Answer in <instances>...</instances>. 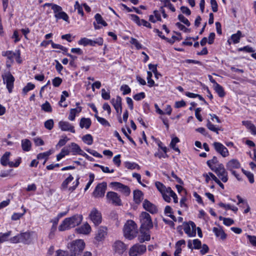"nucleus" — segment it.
Instances as JSON below:
<instances>
[{
    "instance_id": "obj_26",
    "label": "nucleus",
    "mask_w": 256,
    "mask_h": 256,
    "mask_svg": "<svg viewBox=\"0 0 256 256\" xmlns=\"http://www.w3.org/2000/svg\"><path fill=\"white\" fill-rule=\"evenodd\" d=\"M212 231L216 237L220 236V239L222 240H224L226 238V234L222 228H218L216 227H214L212 228Z\"/></svg>"
},
{
    "instance_id": "obj_52",
    "label": "nucleus",
    "mask_w": 256,
    "mask_h": 256,
    "mask_svg": "<svg viewBox=\"0 0 256 256\" xmlns=\"http://www.w3.org/2000/svg\"><path fill=\"white\" fill-rule=\"evenodd\" d=\"M120 190L126 196H128L130 193V188L123 184L122 186V188L120 189Z\"/></svg>"
},
{
    "instance_id": "obj_22",
    "label": "nucleus",
    "mask_w": 256,
    "mask_h": 256,
    "mask_svg": "<svg viewBox=\"0 0 256 256\" xmlns=\"http://www.w3.org/2000/svg\"><path fill=\"white\" fill-rule=\"evenodd\" d=\"M222 181L226 182L228 180V173L226 170L214 172Z\"/></svg>"
},
{
    "instance_id": "obj_18",
    "label": "nucleus",
    "mask_w": 256,
    "mask_h": 256,
    "mask_svg": "<svg viewBox=\"0 0 256 256\" xmlns=\"http://www.w3.org/2000/svg\"><path fill=\"white\" fill-rule=\"evenodd\" d=\"M226 170L230 172L240 168V164L236 159H232L226 164Z\"/></svg>"
},
{
    "instance_id": "obj_57",
    "label": "nucleus",
    "mask_w": 256,
    "mask_h": 256,
    "mask_svg": "<svg viewBox=\"0 0 256 256\" xmlns=\"http://www.w3.org/2000/svg\"><path fill=\"white\" fill-rule=\"evenodd\" d=\"M126 167L128 169L134 170L135 168L140 169V166L136 163H132L130 162H126Z\"/></svg>"
},
{
    "instance_id": "obj_30",
    "label": "nucleus",
    "mask_w": 256,
    "mask_h": 256,
    "mask_svg": "<svg viewBox=\"0 0 256 256\" xmlns=\"http://www.w3.org/2000/svg\"><path fill=\"white\" fill-rule=\"evenodd\" d=\"M214 90L220 97L223 98L225 96L224 89L220 84H216V85H214Z\"/></svg>"
},
{
    "instance_id": "obj_13",
    "label": "nucleus",
    "mask_w": 256,
    "mask_h": 256,
    "mask_svg": "<svg viewBox=\"0 0 256 256\" xmlns=\"http://www.w3.org/2000/svg\"><path fill=\"white\" fill-rule=\"evenodd\" d=\"M33 233V232L29 231L21 232L20 234V242L25 244H30L32 242V236Z\"/></svg>"
},
{
    "instance_id": "obj_53",
    "label": "nucleus",
    "mask_w": 256,
    "mask_h": 256,
    "mask_svg": "<svg viewBox=\"0 0 256 256\" xmlns=\"http://www.w3.org/2000/svg\"><path fill=\"white\" fill-rule=\"evenodd\" d=\"M183 225L184 226V230L186 234H188V236L190 237V224H189V222H184L183 223Z\"/></svg>"
},
{
    "instance_id": "obj_2",
    "label": "nucleus",
    "mask_w": 256,
    "mask_h": 256,
    "mask_svg": "<svg viewBox=\"0 0 256 256\" xmlns=\"http://www.w3.org/2000/svg\"><path fill=\"white\" fill-rule=\"evenodd\" d=\"M82 220L81 214H75L70 218H66L58 226V230L64 231L79 225Z\"/></svg>"
},
{
    "instance_id": "obj_55",
    "label": "nucleus",
    "mask_w": 256,
    "mask_h": 256,
    "mask_svg": "<svg viewBox=\"0 0 256 256\" xmlns=\"http://www.w3.org/2000/svg\"><path fill=\"white\" fill-rule=\"evenodd\" d=\"M66 55L70 57L71 59L70 62V65L72 66L76 67V65L74 62V60L78 58V57L70 54H66Z\"/></svg>"
},
{
    "instance_id": "obj_43",
    "label": "nucleus",
    "mask_w": 256,
    "mask_h": 256,
    "mask_svg": "<svg viewBox=\"0 0 256 256\" xmlns=\"http://www.w3.org/2000/svg\"><path fill=\"white\" fill-rule=\"evenodd\" d=\"M94 117L96 118L97 120L100 123L104 126H110V125L108 122L106 120L105 118H101L98 116V114H95Z\"/></svg>"
},
{
    "instance_id": "obj_51",
    "label": "nucleus",
    "mask_w": 256,
    "mask_h": 256,
    "mask_svg": "<svg viewBox=\"0 0 256 256\" xmlns=\"http://www.w3.org/2000/svg\"><path fill=\"white\" fill-rule=\"evenodd\" d=\"M238 52L244 51L248 53L254 52L255 51L250 46H246L242 48H238Z\"/></svg>"
},
{
    "instance_id": "obj_17",
    "label": "nucleus",
    "mask_w": 256,
    "mask_h": 256,
    "mask_svg": "<svg viewBox=\"0 0 256 256\" xmlns=\"http://www.w3.org/2000/svg\"><path fill=\"white\" fill-rule=\"evenodd\" d=\"M150 230L140 228V232L141 235L138 237V240L140 243H142L145 241H148L150 239Z\"/></svg>"
},
{
    "instance_id": "obj_59",
    "label": "nucleus",
    "mask_w": 256,
    "mask_h": 256,
    "mask_svg": "<svg viewBox=\"0 0 256 256\" xmlns=\"http://www.w3.org/2000/svg\"><path fill=\"white\" fill-rule=\"evenodd\" d=\"M20 162H21V158H18L16 160L15 162L9 161L8 163V165L10 168H12V167L17 168L20 166Z\"/></svg>"
},
{
    "instance_id": "obj_21",
    "label": "nucleus",
    "mask_w": 256,
    "mask_h": 256,
    "mask_svg": "<svg viewBox=\"0 0 256 256\" xmlns=\"http://www.w3.org/2000/svg\"><path fill=\"white\" fill-rule=\"evenodd\" d=\"M76 230L78 234H88L91 230V228L88 223H86L80 227L76 228Z\"/></svg>"
},
{
    "instance_id": "obj_31",
    "label": "nucleus",
    "mask_w": 256,
    "mask_h": 256,
    "mask_svg": "<svg viewBox=\"0 0 256 256\" xmlns=\"http://www.w3.org/2000/svg\"><path fill=\"white\" fill-rule=\"evenodd\" d=\"M71 152L73 154L76 155V154H80V153L82 152V150L80 148V146L74 142H72L71 144Z\"/></svg>"
},
{
    "instance_id": "obj_38",
    "label": "nucleus",
    "mask_w": 256,
    "mask_h": 256,
    "mask_svg": "<svg viewBox=\"0 0 256 256\" xmlns=\"http://www.w3.org/2000/svg\"><path fill=\"white\" fill-rule=\"evenodd\" d=\"M82 141L88 145H91L93 143V138L90 134H86L82 138Z\"/></svg>"
},
{
    "instance_id": "obj_33",
    "label": "nucleus",
    "mask_w": 256,
    "mask_h": 256,
    "mask_svg": "<svg viewBox=\"0 0 256 256\" xmlns=\"http://www.w3.org/2000/svg\"><path fill=\"white\" fill-rule=\"evenodd\" d=\"M176 35L180 36V37H176V36H172V38H166V39H164L166 40L167 42L170 44H173L175 40L180 41L182 39L181 34L180 32H174Z\"/></svg>"
},
{
    "instance_id": "obj_12",
    "label": "nucleus",
    "mask_w": 256,
    "mask_h": 256,
    "mask_svg": "<svg viewBox=\"0 0 256 256\" xmlns=\"http://www.w3.org/2000/svg\"><path fill=\"white\" fill-rule=\"evenodd\" d=\"M90 217L95 226H98L102 222V214L96 208H94L90 214Z\"/></svg>"
},
{
    "instance_id": "obj_61",
    "label": "nucleus",
    "mask_w": 256,
    "mask_h": 256,
    "mask_svg": "<svg viewBox=\"0 0 256 256\" xmlns=\"http://www.w3.org/2000/svg\"><path fill=\"white\" fill-rule=\"evenodd\" d=\"M207 128L210 130L216 132V134H218V128H216L211 123V122L208 120V122L206 124Z\"/></svg>"
},
{
    "instance_id": "obj_28",
    "label": "nucleus",
    "mask_w": 256,
    "mask_h": 256,
    "mask_svg": "<svg viewBox=\"0 0 256 256\" xmlns=\"http://www.w3.org/2000/svg\"><path fill=\"white\" fill-rule=\"evenodd\" d=\"M82 108L81 106H79L78 108L70 109L68 118L70 120H75L76 114L82 111Z\"/></svg>"
},
{
    "instance_id": "obj_11",
    "label": "nucleus",
    "mask_w": 256,
    "mask_h": 256,
    "mask_svg": "<svg viewBox=\"0 0 256 256\" xmlns=\"http://www.w3.org/2000/svg\"><path fill=\"white\" fill-rule=\"evenodd\" d=\"M110 103L114 107L116 113L120 116L122 112V98L119 96H117L116 98H112L111 99Z\"/></svg>"
},
{
    "instance_id": "obj_23",
    "label": "nucleus",
    "mask_w": 256,
    "mask_h": 256,
    "mask_svg": "<svg viewBox=\"0 0 256 256\" xmlns=\"http://www.w3.org/2000/svg\"><path fill=\"white\" fill-rule=\"evenodd\" d=\"M242 124L250 131L252 134L256 135V127L250 121L244 120Z\"/></svg>"
},
{
    "instance_id": "obj_27",
    "label": "nucleus",
    "mask_w": 256,
    "mask_h": 256,
    "mask_svg": "<svg viewBox=\"0 0 256 256\" xmlns=\"http://www.w3.org/2000/svg\"><path fill=\"white\" fill-rule=\"evenodd\" d=\"M32 143L28 139L22 140V148L24 152H28L31 150Z\"/></svg>"
},
{
    "instance_id": "obj_8",
    "label": "nucleus",
    "mask_w": 256,
    "mask_h": 256,
    "mask_svg": "<svg viewBox=\"0 0 256 256\" xmlns=\"http://www.w3.org/2000/svg\"><path fill=\"white\" fill-rule=\"evenodd\" d=\"M106 197L108 200L112 202V203L116 206L122 205V200L119 195L114 192H107Z\"/></svg>"
},
{
    "instance_id": "obj_37",
    "label": "nucleus",
    "mask_w": 256,
    "mask_h": 256,
    "mask_svg": "<svg viewBox=\"0 0 256 256\" xmlns=\"http://www.w3.org/2000/svg\"><path fill=\"white\" fill-rule=\"evenodd\" d=\"M35 85L31 82H28L27 84L22 88V94L24 95L27 94V93L34 88Z\"/></svg>"
},
{
    "instance_id": "obj_64",
    "label": "nucleus",
    "mask_w": 256,
    "mask_h": 256,
    "mask_svg": "<svg viewBox=\"0 0 256 256\" xmlns=\"http://www.w3.org/2000/svg\"><path fill=\"white\" fill-rule=\"evenodd\" d=\"M110 186L115 190H120L122 188V184L119 182H110Z\"/></svg>"
},
{
    "instance_id": "obj_50",
    "label": "nucleus",
    "mask_w": 256,
    "mask_h": 256,
    "mask_svg": "<svg viewBox=\"0 0 256 256\" xmlns=\"http://www.w3.org/2000/svg\"><path fill=\"white\" fill-rule=\"evenodd\" d=\"M54 122L53 120L50 119L44 122V126L46 129L51 130L54 127Z\"/></svg>"
},
{
    "instance_id": "obj_40",
    "label": "nucleus",
    "mask_w": 256,
    "mask_h": 256,
    "mask_svg": "<svg viewBox=\"0 0 256 256\" xmlns=\"http://www.w3.org/2000/svg\"><path fill=\"white\" fill-rule=\"evenodd\" d=\"M41 108L42 110L46 112H51L52 110V108L50 102L48 101H46L41 106Z\"/></svg>"
},
{
    "instance_id": "obj_54",
    "label": "nucleus",
    "mask_w": 256,
    "mask_h": 256,
    "mask_svg": "<svg viewBox=\"0 0 256 256\" xmlns=\"http://www.w3.org/2000/svg\"><path fill=\"white\" fill-rule=\"evenodd\" d=\"M120 89L122 91L123 95L128 94L131 92V89L126 84H124L122 86Z\"/></svg>"
},
{
    "instance_id": "obj_47",
    "label": "nucleus",
    "mask_w": 256,
    "mask_h": 256,
    "mask_svg": "<svg viewBox=\"0 0 256 256\" xmlns=\"http://www.w3.org/2000/svg\"><path fill=\"white\" fill-rule=\"evenodd\" d=\"M178 18L180 22L185 24L187 26H190V23L189 22V20L186 18L182 14H180L178 16Z\"/></svg>"
},
{
    "instance_id": "obj_29",
    "label": "nucleus",
    "mask_w": 256,
    "mask_h": 256,
    "mask_svg": "<svg viewBox=\"0 0 256 256\" xmlns=\"http://www.w3.org/2000/svg\"><path fill=\"white\" fill-rule=\"evenodd\" d=\"M10 152H6L4 155L1 157L0 160V164L4 166H8V163L9 162V157Z\"/></svg>"
},
{
    "instance_id": "obj_56",
    "label": "nucleus",
    "mask_w": 256,
    "mask_h": 256,
    "mask_svg": "<svg viewBox=\"0 0 256 256\" xmlns=\"http://www.w3.org/2000/svg\"><path fill=\"white\" fill-rule=\"evenodd\" d=\"M11 233V231H8L7 232L4 234L2 232L0 233V238L2 242H6L8 240V238L10 236Z\"/></svg>"
},
{
    "instance_id": "obj_46",
    "label": "nucleus",
    "mask_w": 256,
    "mask_h": 256,
    "mask_svg": "<svg viewBox=\"0 0 256 256\" xmlns=\"http://www.w3.org/2000/svg\"><path fill=\"white\" fill-rule=\"evenodd\" d=\"M90 40H91L90 39L86 38H83L78 41V44L80 45H82L84 46H90Z\"/></svg>"
},
{
    "instance_id": "obj_19",
    "label": "nucleus",
    "mask_w": 256,
    "mask_h": 256,
    "mask_svg": "<svg viewBox=\"0 0 256 256\" xmlns=\"http://www.w3.org/2000/svg\"><path fill=\"white\" fill-rule=\"evenodd\" d=\"M106 230L107 228L106 227L100 226L98 230L95 239L98 242L102 240L106 235Z\"/></svg>"
},
{
    "instance_id": "obj_41",
    "label": "nucleus",
    "mask_w": 256,
    "mask_h": 256,
    "mask_svg": "<svg viewBox=\"0 0 256 256\" xmlns=\"http://www.w3.org/2000/svg\"><path fill=\"white\" fill-rule=\"evenodd\" d=\"M94 18L98 24H101L104 26H108V24L103 20L100 14H96L94 16Z\"/></svg>"
},
{
    "instance_id": "obj_25",
    "label": "nucleus",
    "mask_w": 256,
    "mask_h": 256,
    "mask_svg": "<svg viewBox=\"0 0 256 256\" xmlns=\"http://www.w3.org/2000/svg\"><path fill=\"white\" fill-rule=\"evenodd\" d=\"M2 55L7 58L6 60H8L10 62H14V58L16 56V51L15 52L12 50L4 51L2 52Z\"/></svg>"
},
{
    "instance_id": "obj_35",
    "label": "nucleus",
    "mask_w": 256,
    "mask_h": 256,
    "mask_svg": "<svg viewBox=\"0 0 256 256\" xmlns=\"http://www.w3.org/2000/svg\"><path fill=\"white\" fill-rule=\"evenodd\" d=\"M55 18L58 19H62L66 22H68V15L64 12H58V14H54Z\"/></svg>"
},
{
    "instance_id": "obj_48",
    "label": "nucleus",
    "mask_w": 256,
    "mask_h": 256,
    "mask_svg": "<svg viewBox=\"0 0 256 256\" xmlns=\"http://www.w3.org/2000/svg\"><path fill=\"white\" fill-rule=\"evenodd\" d=\"M130 42L131 44L134 45L137 50L142 48V44H140L138 40L135 38H131Z\"/></svg>"
},
{
    "instance_id": "obj_32",
    "label": "nucleus",
    "mask_w": 256,
    "mask_h": 256,
    "mask_svg": "<svg viewBox=\"0 0 256 256\" xmlns=\"http://www.w3.org/2000/svg\"><path fill=\"white\" fill-rule=\"evenodd\" d=\"M178 142H180V139L178 137L175 136L174 138H172L170 146L174 150L178 152V154H180V149L178 147L176 146V144Z\"/></svg>"
},
{
    "instance_id": "obj_14",
    "label": "nucleus",
    "mask_w": 256,
    "mask_h": 256,
    "mask_svg": "<svg viewBox=\"0 0 256 256\" xmlns=\"http://www.w3.org/2000/svg\"><path fill=\"white\" fill-rule=\"evenodd\" d=\"M130 16L132 20L134 22H136L138 26L142 25L146 28H152V25L150 22H148L144 19L140 20L137 15L134 14H130Z\"/></svg>"
},
{
    "instance_id": "obj_63",
    "label": "nucleus",
    "mask_w": 256,
    "mask_h": 256,
    "mask_svg": "<svg viewBox=\"0 0 256 256\" xmlns=\"http://www.w3.org/2000/svg\"><path fill=\"white\" fill-rule=\"evenodd\" d=\"M146 97V94L144 92H140L136 94L133 96V98L134 100L138 101Z\"/></svg>"
},
{
    "instance_id": "obj_6",
    "label": "nucleus",
    "mask_w": 256,
    "mask_h": 256,
    "mask_svg": "<svg viewBox=\"0 0 256 256\" xmlns=\"http://www.w3.org/2000/svg\"><path fill=\"white\" fill-rule=\"evenodd\" d=\"M146 250V245L136 244L130 248L128 254L130 256H138L143 254Z\"/></svg>"
},
{
    "instance_id": "obj_10",
    "label": "nucleus",
    "mask_w": 256,
    "mask_h": 256,
    "mask_svg": "<svg viewBox=\"0 0 256 256\" xmlns=\"http://www.w3.org/2000/svg\"><path fill=\"white\" fill-rule=\"evenodd\" d=\"M112 247L116 253L122 254L127 250L128 246L120 240H116L114 244Z\"/></svg>"
},
{
    "instance_id": "obj_58",
    "label": "nucleus",
    "mask_w": 256,
    "mask_h": 256,
    "mask_svg": "<svg viewBox=\"0 0 256 256\" xmlns=\"http://www.w3.org/2000/svg\"><path fill=\"white\" fill-rule=\"evenodd\" d=\"M62 79L59 77H56L52 80V85L54 87H58L62 84Z\"/></svg>"
},
{
    "instance_id": "obj_24",
    "label": "nucleus",
    "mask_w": 256,
    "mask_h": 256,
    "mask_svg": "<svg viewBox=\"0 0 256 256\" xmlns=\"http://www.w3.org/2000/svg\"><path fill=\"white\" fill-rule=\"evenodd\" d=\"M92 124V121L90 118H82L80 122V126L81 128H86L88 129Z\"/></svg>"
},
{
    "instance_id": "obj_1",
    "label": "nucleus",
    "mask_w": 256,
    "mask_h": 256,
    "mask_svg": "<svg viewBox=\"0 0 256 256\" xmlns=\"http://www.w3.org/2000/svg\"><path fill=\"white\" fill-rule=\"evenodd\" d=\"M86 246L84 240L78 239L68 242L66 251L69 256H81Z\"/></svg>"
},
{
    "instance_id": "obj_3",
    "label": "nucleus",
    "mask_w": 256,
    "mask_h": 256,
    "mask_svg": "<svg viewBox=\"0 0 256 256\" xmlns=\"http://www.w3.org/2000/svg\"><path fill=\"white\" fill-rule=\"evenodd\" d=\"M138 232L136 224L134 221H127L124 228V236L126 238L132 240L136 236Z\"/></svg>"
},
{
    "instance_id": "obj_15",
    "label": "nucleus",
    "mask_w": 256,
    "mask_h": 256,
    "mask_svg": "<svg viewBox=\"0 0 256 256\" xmlns=\"http://www.w3.org/2000/svg\"><path fill=\"white\" fill-rule=\"evenodd\" d=\"M142 206L146 210L152 214H156L158 211L156 206L146 199L144 201Z\"/></svg>"
},
{
    "instance_id": "obj_7",
    "label": "nucleus",
    "mask_w": 256,
    "mask_h": 256,
    "mask_svg": "<svg viewBox=\"0 0 256 256\" xmlns=\"http://www.w3.org/2000/svg\"><path fill=\"white\" fill-rule=\"evenodd\" d=\"M106 188L107 184L106 182L98 184L92 192L93 196L96 198L104 197Z\"/></svg>"
},
{
    "instance_id": "obj_45",
    "label": "nucleus",
    "mask_w": 256,
    "mask_h": 256,
    "mask_svg": "<svg viewBox=\"0 0 256 256\" xmlns=\"http://www.w3.org/2000/svg\"><path fill=\"white\" fill-rule=\"evenodd\" d=\"M51 154L52 152L50 150H48L43 153H40L38 154L37 158L38 160L46 159V160L48 158V156Z\"/></svg>"
},
{
    "instance_id": "obj_34",
    "label": "nucleus",
    "mask_w": 256,
    "mask_h": 256,
    "mask_svg": "<svg viewBox=\"0 0 256 256\" xmlns=\"http://www.w3.org/2000/svg\"><path fill=\"white\" fill-rule=\"evenodd\" d=\"M70 153V150L68 148L64 147L61 150V152L56 156V160L58 161L60 160L62 158L67 156Z\"/></svg>"
},
{
    "instance_id": "obj_16",
    "label": "nucleus",
    "mask_w": 256,
    "mask_h": 256,
    "mask_svg": "<svg viewBox=\"0 0 256 256\" xmlns=\"http://www.w3.org/2000/svg\"><path fill=\"white\" fill-rule=\"evenodd\" d=\"M58 126L62 131H70L72 133H75L74 126L66 121H60L58 122Z\"/></svg>"
},
{
    "instance_id": "obj_44",
    "label": "nucleus",
    "mask_w": 256,
    "mask_h": 256,
    "mask_svg": "<svg viewBox=\"0 0 256 256\" xmlns=\"http://www.w3.org/2000/svg\"><path fill=\"white\" fill-rule=\"evenodd\" d=\"M155 186L161 194L164 193V190H166V186L162 183L160 182H156Z\"/></svg>"
},
{
    "instance_id": "obj_62",
    "label": "nucleus",
    "mask_w": 256,
    "mask_h": 256,
    "mask_svg": "<svg viewBox=\"0 0 256 256\" xmlns=\"http://www.w3.org/2000/svg\"><path fill=\"white\" fill-rule=\"evenodd\" d=\"M102 98L104 100H108L110 98V92L108 90V92H106L105 89L102 88Z\"/></svg>"
},
{
    "instance_id": "obj_39",
    "label": "nucleus",
    "mask_w": 256,
    "mask_h": 256,
    "mask_svg": "<svg viewBox=\"0 0 256 256\" xmlns=\"http://www.w3.org/2000/svg\"><path fill=\"white\" fill-rule=\"evenodd\" d=\"M242 36V32L238 30L236 34H233L231 36V39L234 44H237L240 42V38Z\"/></svg>"
},
{
    "instance_id": "obj_20",
    "label": "nucleus",
    "mask_w": 256,
    "mask_h": 256,
    "mask_svg": "<svg viewBox=\"0 0 256 256\" xmlns=\"http://www.w3.org/2000/svg\"><path fill=\"white\" fill-rule=\"evenodd\" d=\"M134 200L136 204H140L143 199L144 194L138 190H134Z\"/></svg>"
},
{
    "instance_id": "obj_60",
    "label": "nucleus",
    "mask_w": 256,
    "mask_h": 256,
    "mask_svg": "<svg viewBox=\"0 0 256 256\" xmlns=\"http://www.w3.org/2000/svg\"><path fill=\"white\" fill-rule=\"evenodd\" d=\"M64 138L60 140L58 144H56V146L62 147L66 144V142L69 140V138L68 137L65 136H62Z\"/></svg>"
},
{
    "instance_id": "obj_36",
    "label": "nucleus",
    "mask_w": 256,
    "mask_h": 256,
    "mask_svg": "<svg viewBox=\"0 0 256 256\" xmlns=\"http://www.w3.org/2000/svg\"><path fill=\"white\" fill-rule=\"evenodd\" d=\"M104 43V40L102 37L96 38L94 40H91L90 46H102Z\"/></svg>"
},
{
    "instance_id": "obj_9",
    "label": "nucleus",
    "mask_w": 256,
    "mask_h": 256,
    "mask_svg": "<svg viewBox=\"0 0 256 256\" xmlns=\"http://www.w3.org/2000/svg\"><path fill=\"white\" fill-rule=\"evenodd\" d=\"M212 146L215 150L222 157L226 158L229 155L228 148L220 142H214Z\"/></svg>"
},
{
    "instance_id": "obj_4",
    "label": "nucleus",
    "mask_w": 256,
    "mask_h": 256,
    "mask_svg": "<svg viewBox=\"0 0 256 256\" xmlns=\"http://www.w3.org/2000/svg\"><path fill=\"white\" fill-rule=\"evenodd\" d=\"M141 226L140 228L150 230L153 227V224L150 216L146 212H142L140 216Z\"/></svg>"
},
{
    "instance_id": "obj_42",
    "label": "nucleus",
    "mask_w": 256,
    "mask_h": 256,
    "mask_svg": "<svg viewBox=\"0 0 256 256\" xmlns=\"http://www.w3.org/2000/svg\"><path fill=\"white\" fill-rule=\"evenodd\" d=\"M74 180L73 176L70 174L69 176L67 178L62 184L61 188L66 189L68 188V184Z\"/></svg>"
},
{
    "instance_id": "obj_49",
    "label": "nucleus",
    "mask_w": 256,
    "mask_h": 256,
    "mask_svg": "<svg viewBox=\"0 0 256 256\" xmlns=\"http://www.w3.org/2000/svg\"><path fill=\"white\" fill-rule=\"evenodd\" d=\"M189 224H190V226L192 227V231L190 230V237L195 236H196V230H197V228H196V224L194 222L190 220L189 221Z\"/></svg>"
},
{
    "instance_id": "obj_5",
    "label": "nucleus",
    "mask_w": 256,
    "mask_h": 256,
    "mask_svg": "<svg viewBox=\"0 0 256 256\" xmlns=\"http://www.w3.org/2000/svg\"><path fill=\"white\" fill-rule=\"evenodd\" d=\"M4 84H6V87L8 92L11 93L14 88V84L15 80L14 76L10 71L5 72L2 75Z\"/></svg>"
}]
</instances>
